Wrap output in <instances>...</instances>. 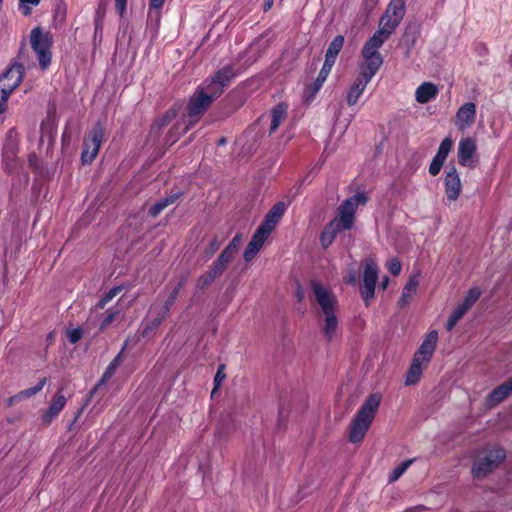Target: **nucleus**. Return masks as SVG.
Listing matches in <instances>:
<instances>
[{"label":"nucleus","instance_id":"59","mask_svg":"<svg viewBox=\"0 0 512 512\" xmlns=\"http://www.w3.org/2000/svg\"><path fill=\"white\" fill-rule=\"evenodd\" d=\"M223 370H224V365H220L218 367L217 373L214 378V382L216 385L221 383V381L225 378V374L223 373Z\"/></svg>","mask_w":512,"mask_h":512},{"label":"nucleus","instance_id":"23","mask_svg":"<svg viewBox=\"0 0 512 512\" xmlns=\"http://www.w3.org/2000/svg\"><path fill=\"white\" fill-rule=\"evenodd\" d=\"M418 285V273L411 275L403 288L402 295L398 302L401 307L409 303L412 296L416 293Z\"/></svg>","mask_w":512,"mask_h":512},{"label":"nucleus","instance_id":"11","mask_svg":"<svg viewBox=\"0 0 512 512\" xmlns=\"http://www.w3.org/2000/svg\"><path fill=\"white\" fill-rule=\"evenodd\" d=\"M438 341V333L435 330L430 331L425 339L423 340L422 344L420 345L417 352L414 354L413 359H417L418 361L422 363H429L431 360L433 353L436 348V344Z\"/></svg>","mask_w":512,"mask_h":512},{"label":"nucleus","instance_id":"14","mask_svg":"<svg viewBox=\"0 0 512 512\" xmlns=\"http://www.w3.org/2000/svg\"><path fill=\"white\" fill-rule=\"evenodd\" d=\"M461 181L455 167H451L445 177V193L449 201L458 199L461 192Z\"/></svg>","mask_w":512,"mask_h":512},{"label":"nucleus","instance_id":"29","mask_svg":"<svg viewBox=\"0 0 512 512\" xmlns=\"http://www.w3.org/2000/svg\"><path fill=\"white\" fill-rule=\"evenodd\" d=\"M176 116L177 111L175 109H169L161 118L154 121L151 126L150 134L157 136L160 131L166 127Z\"/></svg>","mask_w":512,"mask_h":512},{"label":"nucleus","instance_id":"8","mask_svg":"<svg viewBox=\"0 0 512 512\" xmlns=\"http://www.w3.org/2000/svg\"><path fill=\"white\" fill-rule=\"evenodd\" d=\"M311 289L315 302L319 305L323 314H328L336 310L337 300L331 291L315 280L311 282Z\"/></svg>","mask_w":512,"mask_h":512},{"label":"nucleus","instance_id":"52","mask_svg":"<svg viewBox=\"0 0 512 512\" xmlns=\"http://www.w3.org/2000/svg\"><path fill=\"white\" fill-rule=\"evenodd\" d=\"M387 268L393 275H398L401 272V263L397 258H392L387 263Z\"/></svg>","mask_w":512,"mask_h":512},{"label":"nucleus","instance_id":"25","mask_svg":"<svg viewBox=\"0 0 512 512\" xmlns=\"http://www.w3.org/2000/svg\"><path fill=\"white\" fill-rule=\"evenodd\" d=\"M223 87L218 84L212 77L210 81L204 82L198 89L201 94L206 95L212 102L221 96Z\"/></svg>","mask_w":512,"mask_h":512},{"label":"nucleus","instance_id":"1","mask_svg":"<svg viewBox=\"0 0 512 512\" xmlns=\"http://www.w3.org/2000/svg\"><path fill=\"white\" fill-rule=\"evenodd\" d=\"M380 402L381 396L379 394H371L365 400L351 422L349 431L350 442L357 443L362 441L375 417Z\"/></svg>","mask_w":512,"mask_h":512},{"label":"nucleus","instance_id":"48","mask_svg":"<svg viewBox=\"0 0 512 512\" xmlns=\"http://www.w3.org/2000/svg\"><path fill=\"white\" fill-rule=\"evenodd\" d=\"M411 464V461H405L403 462L402 464H400L399 466H397L391 473L390 475V482H394L396 481L397 479L400 478V476L407 470V468L409 467V465Z\"/></svg>","mask_w":512,"mask_h":512},{"label":"nucleus","instance_id":"64","mask_svg":"<svg viewBox=\"0 0 512 512\" xmlns=\"http://www.w3.org/2000/svg\"><path fill=\"white\" fill-rule=\"evenodd\" d=\"M28 160H29V164H30L31 166H36V164H37V160H38L37 155H36V154H34V153H33V154H30V155H29V159H28Z\"/></svg>","mask_w":512,"mask_h":512},{"label":"nucleus","instance_id":"62","mask_svg":"<svg viewBox=\"0 0 512 512\" xmlns=\"http://www.w3.org/2000/svg\"><path fill=\"white\" fill-rule=\"evenodd\" d=\"M345 282L348 284H354L356 282V275L354 271H349L348 275L345 277Z\"/></svg>","mask_w":512,"mask_h":512},{"label":"nucleus","instance_id":"42","mask_svg":"<svg viewBox=\"0 0 512 512\" xmlns=\"http://www.w3.org/2000/svg\"><path fill=\"white\" fill-rule=\"evenodd\" d=\"M481 296V290L478 287L471 288L463 300V304L471 309Z\"/></svg>","mask_w":512,"mask_h":512},{"label":"nucleus","instance_id":"37","mask_svg":"<svg viewBox=\"0 0 512 512\" xmlns=\"http://www.w3.org/2000/svg\"><path fill=\"white\" fill-rule=\"evenodd\" d=\"M99 148H94L90 142H83V150L81 153V161L84 165L91 164L97 157Z\"/></svg>","mask_w":512,"mask_h":512},{"label":"nucleus","instance_id":"33","mask_svg":"<svg viewBox=\"0 0 512 512\" xmlns=\"http://www.w3.org/2000/svg\"><path fill=\"white\" fill-rule=\"evenodd\" d=\"M222 274L215 269L213 266L210 267V269L202 274L198 279L196 283V287L204 290L208 288L218 277H220Z\"/></svg>","mask_w":512,"mask_h":512},{"label":"nucleus","instance_id":"39","mask_svg":"<svg viewBox=\"0 0 512 512\" xmlns=\"http://www.w3.org/2000/svg\"><path fill=\"white\" fill-rule=\"evenodd\" d=\"M332 67H333V65L324 62L323 66L319 72V75L313 84V93H316L321 88V86L327 79V76L329 75Z\"/></svg>","mask_w":512,"mask_h":512},{"label":"nucleus","instance_id":"45","mask_svg":"<svg viewBox=\"0 0 512 512\" xmlns=\"http://www.w3.org/2000/svg\"><path fill=\"white\" fill-rule=\"evenodd\" d=\"M186 283V277H182L178 284L174 287L170 295L168 296L167 300L165 301L164 305L168 307H172L180 293V290L183 288V286Z\"/></svg>","mask_w":512,"mask_h":512},{"label":"nucleus","instance_id":"22","mask_svg":"<svg viewBox=\"0 0 512 512\" xmlns=\"http://www.w3.org/2000/svg\"><path fill=\"white\" fill-rule=\"evenodd\" d=\"M344 230L337 222L333 220L329 222L323 229L320 235V242L324 248L329 247L334 241L336 235Z\"/></svg>","mask_w":512,"mask_h":512},{"label":"nucleus","instance_id":"49","mask_svg":"<svg viewBox=\"0 0 512 512\" xmlns=\"http://www.w3.org/2000/svg\"><path fill=\"white\" fill-rule=\"evenodd\" d=\"M41 0H19V8L22 11L23 15L28 16L31 13V8L28 4L38 5Z\"/></svg>","mask_w":512,"mask_h":512},{"label":"nucleus","instance_id":"16","mask_svg":"<svg viewBox=\"0 0 512 512\" xmlns=\"http://www.w3.org/2000/svg\"><path fill=\"white\" fill-rule=\"evenodd\" d=\"M512 393V378L496 387L487 396V404L494 407L506 399Z\"/></svg>","mask_w":512,"mask_h":512},{"label":"nucleus","instance_id":"19","mask_svg":"<svg viewBox=\"0 0 512 512\" xmlns=\"http://www.w3.org/2000/svg\"><path fill=\"white\" fill-rule=\"evenodd\" d=\"M266 239V236L259 234V232L256 230L243 253L244 260L249 262L254 259Z\"/></svg>","mask_w":512,"mask_h":512},{"label":"nucleus","instance_id":"36","mask_svg":"<svg viewBox=\"0 0 512 512\" xmlns=\"http://www.w3.org/2000/svg\"><path fill=\"white\" fill-rule=\"evenodd\" d=\"M235 253L229 251L228 249H224L217 260L212 264V266L217 269L221 274L226 270L228 264L234 258Z\"/></svg>","mask_w":512,"mask_h":512},{"label":"nucleus","instance_id":"5","mask_svg":"<svg viewBox=\"0 0 512 512\" xmlns=\"http://www.w3.org/2000/svg\"><path fill=\"white\" fill-rule=\"evenodd\" d=\"M31 47L38 57L39 65L46 69L51 62L50 39L40 27L32 29L30 34Z\"/></svg>","mask_w":512,"mask_h":512},{"label":"nucleus","instance_id":"50","mask_svg":"<svg viewBox=\"0 0 512 512\" xmlns=\"http://www.w3.org/2000/svg\"><path fill=\"white\" fill-rule=\"evenodd\" d=\"M444 162H445L444 160L434 156V158L430 164V167H429V173L432 176H436L437 174H439Z\"/></svg>","mask_w":512,"mask_h":512},{"label":"nucleus","instance_id":"31","mask_svg":"<svg viewBox=\"0 0 512 512\" xmlns=\"http://www.w3.org/2000/svg\"><path fill=\"white\" fill-rule=\"evenodd\" d=\"M103 139L104 128L100 122H97L85 137L84 142H90L94 145V148L98 147L100 149Z\"/></svg>","mask_w":512,"mask_h":512},{"label":"nucleus","instance_id":"53","mask_svg":"<svg viewBox=\"0 0 512 512\" xmlns=\"http://www.w3.org/2000/svg\"><path fill=\"white\" fill-rule=\"evenodd\" d=\"M241 242H242V235L241 234H236L234 236V238L231 240V242L228 244L226 249H228L229 251H231V252L236 254L238 249H239V247H240Z\"/></svg>","mask_w":512,"mask_h":512},{"label":"nucleus","instance_id":"2","mask_svg":"<svg viewBox=\"0 0 512 512\" xmlns=\"http://www.w3.org/2000/svg\"><path fill=\"white\" fill-rule=\"evenodd\" d=\"M368 201L364 193H357L347 198L338 208V215L334 222H337L344 230H350L355 220V212L359 205H365Z\"/></svg>","mask_w":512,"mask_h":512},{"label":"nucleus","instance_id":"54","mask_svg":"<svg viewBox=\"0 0 512 512\" xmlns=\"http://www.w3.org/2000/svg\"><path fill=\"white\" fill-rule=\"evenodd\" d=\"M377 48H372L371 46L365 45L362 49L363 58H371V57H382Z\"/></svg>","mask_w":512,"mask_h":512},{"label":"nucleus","instance_id":"43","mask_svg":"<svg viewBox=\"0 0 512 512\" xmlns=\"http://www.w3.org/2000/svg\"><path fill=\"white\" fill-rule=\"evenodd\" d=\"M452 146H453V141H452V139H451V138H449V137L445 138V139L441 142V144H440V146H439V148H438V151H437V154L435 155V157L440 158V159H442V160H444V161H445V160H446V158H447V156H448V154H449V152H450V151H451V149H452Z\"/></svg>","mask_w":512,"mask_h":512},{"label":"nucleus","instance_id":"46","mask_svg":"<svg viewBox=\"0 0 512 512\" xmlns=\"http://www.w3.org/2000/svg\"><path fill=\"white\" fill-rule=\"evenodd\" d=\"M417 39V29L414 26H409L405 29L403 35V41L408 46V48H412L415 45Z\"/></svg>","mask_w":512,"mask_h":512},{"label":"nucleus","instance_id":"57","mask_svg":"<svg viewBox=\"0 0 512 512\" xmlns=\"http://www.w3.org/2000/svg\"><path fill=\"white\" fill-rule=\"evenodd\" d=\"M170 307L166 306V305H162L161 307L158 308L157 310V316H159L160 318H162L163 320L166 319V317L169 315L170 313Z\"/></svg>","mask_w":512,"mask_h":512},{"label":"nucleus","instance_id":"51","mask_svg":"<svg viewBox=\"0 0 512 512\" xmlns=\"http://www.w3.org/2000/svg\"><path fill=\"white\" fill-rule=\"evenodd\" d=\"M222 242L219 241L216 237L213 238L210 243H209V246L205 249V254L207 257H211L215 254V252L220 248Z\"/></svg>","mask_w":512,"mask_h":512},{"label":"nucleus","instance_id":"28","mask_svg":"<svg viewBox=\"0 0 512 512\" xmlns=\"http://www.w3.org/2000/svg\"><path fill=\"white\" fill-rule=\"evenodd\" d=\"M343 44H344V37L341 35L336 36L331 41V43L329 44V47L326 51L325 63L334 65L336 57L338 56L339 52L341 51Z\"/></svg>","mask_w":512,"mask_h":512},{"label":"nucleus","instance_id":"9","mask_svg":"<svg viewBox=\"0 0 512 512\" xmlns=\"http://www.w3.org/2000/svg\"><path fill=\"white\" fill-rule=\"evenodd\" d=\"M286 211V204L284 202H277L265 215L263 222L257 228L259 234L269 237L270 233L276 227L282 216Z\"/></svg>","mask_w":512,"mask_h":512},{"label":"nucleus","instance_id":"61","mask_svg":"<svg viewBox=\"0 0 512 512\" xmlns=\"http://www.w3.org/2000/svg\"><path fill=\"white\" fill-rule=\"evenodd\" d=\"M20 401H22V399H21L19 393H17V394H15V395H13V396H11V397H9L7 399V406L8 407H12V406H14L16 403H18Z\"/></svg>","mask_w":512,"mask_h":512},{"label":"nucleus","instance_id":"40","mask_svg":"<svg viewBox=\"0 0 512 512\" xmlns=\"http://www.w3.org/2000/svg\"><path fill=\"white\" fill-rule=\"evenodd\" d=\"M108 6V0H100L96 10L95 16V30L96 32L102 28L103 19Z\"/></svg>","mask_w":512,"mask_h":512},{"label":"nucleus","instance_id":"12","mask_svg":"<svg viewBox=\"0 0 512 512\" xmlns=\"http://www.w3.org/2000/svg\"><path fill=\"white\" fill-rule=\"evenodd\" d=\"M476 153V142L472 138L461 139L458 146V161L462 166L474 168L475 161L473 157Z\"/></svg>","mask_w":512,"mask_h":512},{"label":"nucleus","instance_id":"34","mask_svg":"<svg viewBox=\"0 0 512 512\" xmlns=\"http://www.w3.org/2000/svg\"><path fill=\"white\" fill-rule=\"evenodd\" d=\"M325 316V324L322 328L324 336L330 341L337 329L338 320L335 315V311L329 312L328 314H324Z\"/></svg>","mask_w":512,"mask_h":512},{"label":"nucleus","instance_id":"56","mask_svg":"<svg viewBox=\"0 0 512 512\" xmlns=\"http://www.w3.org/2000/svg\"><path fill=\"white\" fill-rule=\"evenodd\" d=\"M82 337V330L80 328L68 331V339L70 343L76 344Z\"/></svg>","mask_w":512,"mask_h":512},{"label":"nucleus","instance_id":"21","mask_svg":"<svg viewBox=\"0 0 512 512\" xmlns=\"http://www.w3.org/2000/svg\"><path fill=\"white\" fill-rule=\"evenodd\" d=\"M364 60L359 76L370 81L383 64V57L364 58Z\"/></svg>","mask_w":512,"mask_h":512},{"label":"nucleus","instance_id":"10","mask_svg":"<svg viewBox=\"0 0 512 512\" xmlns=\"http://www.w3.org/2000/svg\"><path fill=\"white\" fill-rule=\"evenodd\" d=\"M211 104L212 101L206 95L204 96L196 90L193 96H191L187 107V114L190 119L189 125L196 123Z\"/></svg>","mask_w":512,"mask_h":512},{"label":"nucleus","instance_id":"32","mask_svg":"<svg viewBox=\"0 0 512 512\" xmlns=\"http://www.w3.org/2000/svg\"><path fill=\"white\" fill-rule=\"evenodd\" d=\"M392 35L387 29L379 26L378 30L366 41L365 45L379 49Z\"/></svg>","mask_w":512,"mask_h":512},{"label":"nucleus","instance_id":"24","mask_svg":"<svg viewBox=\"0 0 512 512\" xmlns=\"http://www.w3.org/2000/svg\"><path fill=\"white\" fill-rule=\"evenodd\" d=\"M127 346V342H125L122 350L116 355V357L110 362V364L108 365V367L106 368L105 372L103 373L97 387H95V389L91 392V393H94L95 390L100 387L101 385H103L104 383H106L115 373V371L117 370V368L119 367V365L122 363L123 361V353H124V350Z\"/></svg>","mask_w":512,"mask_h":512},{"label":"nucleus","instance_id":"13","mask_svg":"<svg viewBox=\"0 0 512 512\" xmlns=\"http://www.w3.org/2000/svg\"><path fill=\"white\" fill-rule=\"evenodd\" d=\"M476 119V105L472 102L462 105L456 113L455 125L459 130L470 127Z\"/></svg>","mask_w":512,"mask_h":512},{"label":"nucleus","instance_id":"38","mask_svg":"<svg viewBox=\"0 0 512 512\" xmlns=\"http://www.w3.org/2000/svg\"><path fill=\"white\" fill-rule=\"evenodd\" d=\"M468 310L470 309L466 307L463 303L458 305L450 315L447 321L446 329L448 331H451L457 324V322L468 312Z\"/></svg>","mask_w":512,"mask_h":512},{"label":"nucleus","instance_id":"27","mask_svg":"<svg viewBox=\"0 0 512 512\" xmlns=\"http://www.w3.org/2000/svg\"><path fill=\"white\" fill-rule=\"evenodd\" d=\"M12 64L17 65L23 71L26 68H31L34 66L33 57L31 55V51L26 46V44H22L19 50L17 57L14 59Z\"/></svg>","mask_w":512,"mask_h":512},{"label":"nucleus","instance_id":"44","mask_svg":"<svg viewBox=\"0 0 512 512\" xmlns=\"http://www.w3.org/2000/svg\"><path fill=\"white\" fill-rule=\"evenodd\" d=\"M46 381H47L46 378H42L39 380V382L36 386L19 392L21 399L24 400L26 398H30V397L34 396L35 394H37L38 392H40L43 389V387L45 386Z\"/></svg>","mask_w":512,"mask_h":512},{"label":"nucleus","instance_id":"18","mask_svg":"<svg viewBox=\"0 0 512 512\" xmlns=\"http://www.w3.org/2000/svg\"><path fill=\"white\" fill-rule=\"evenodd\" d=\"M438 94V88L431 82L422 83L415 92L416 101L421 104H426L434 99Z\"/></svg>","mask_w":512,"mask_h":512},{"label":"nucleus","instance_id":"47","mask_svg":"<svg viewBox=\"0 0 512 512\" xmlns=\"http://www.w3.org/2000/svg\"><path fill=\"white\" fill-rule=\"evenodd\" d=\"M119 313H120V310L116 309V308L107 310L106 316L100 324V330L103 331V330L107 329L113 323V321L117 318Z\"/></svg>","mask_w":512,"mask_h":512},{"label":"nucleus","instance_id":"55","mask_svg":"<svg viewBox=\"0 0 512 512\" xmlns=\"http://www.w3.org/2000/svg\"><path fill=\"white\" fill-rule=\"evenodd\" d=\"M164 320L162 318H160L159 316H155V318H153L148 324L147 326L144 328L143 330V336H147L148 335V331L154 329V328H157Z\"/></svg>","mask_w":512,"mask_h":512},{"label":"nucleus","instance_id":"20","mask_svg":"<svg viewBox=\"0 0 512 512\" xmlns=\"http://www.w3.org/2000/svg\"><path fill=\"white\" fill-rule=\"evenodd\" d=\"M369 82L370 81H368L367 79H365L361 76H358L356 78L355 82L350 87V89L347 93L346 100H347V104L349 106H353L357 103L359 97L362 95V93L364 92V90Z\"/></svg>","mask_w":512,"mask_h":512},{"label":"nucleus","instance_id":"63","mask_svg":"<svg viewBox=\"0 0 512 512\" xmlns=\"http://www.w3.org/2000/svg\"><path fill=\"white\" fill-rule=\"evenodd\" d=\"M165 0H150V7L153 9H159L163 6Z\"/></svg>","mask_w":512,"mask_h":512},{"label":"nucleus","instance_id":"4","mask_svg":"<svg viewBox=\"0 0 512 512\" xmlns=\"http://www.w3.org/2000/svg\"><path fill=\"white\" fill-rule=\"evenodd\" d=\"M24 71L11 64L0 78V114L7 110V101L11 93L20 85Z\"/></svg>","mask_w":512,"mask_h":512},{"label":"nucleus","instance_id":"58","mask_svg":"<svg viewBox=\"0 0 512 512\" xmlns=\"http://www.w3.org/2000/svg\"><path fill=\"white\" fill-rule=\"evenodd\" d=\"M127 0H115V8L120 15H123L126 9Z\"/></svg>","mask_w":512,"mask_h":512},{"label":"nucleus","instance_id":"17","mask_svg":"<svg viewBox=\"0 0 512 512\" xmlns=\"http://www.w3.org/2000/svg\"><path fill=\"white\" fill-rule=\"evenodd\" d=\"M182 196V192H171L169 195L165 196L164 198L159 199L156 201L148 211V214L156 218L164 209L168 208L171 205H174Z\"/></svg>","mask_w":512,"mask_h":512},{"label":"nucleus","instance_id":"30","mask_svg":"<svg viewBox=\"0 0 512 512\" xmlns=\"http://www.w3.org/2000/svg\"><path fill=\"white\" fill-rule=\"evenodd\" d=\"M272 121L270 125V133H273L277 130L279 125L287 116V105L280 103L276 105L271 112Z\"/></svg>","mask_w":512,"mask_h":512},{"label":"nucleus","instance_id":"7","mask_svg":"<svg viewBox=\"0 0 512 512\" xmlns=\"http://www.w3.org/2000/svg\"><path fill=\"white\" fill-rule=\"evenodd\" d=\"M378 280V266L372 259L365 261L361 296L366 306H369L375 297V287Z\"/></svg>","mask_w":512,"mask_h":512},{"label":"nucleus","instance_id":"3","mask_svg":"<svg viewBox=\"0 0 512 512\" xmlns=\"http://www.w3.org/2000/svg\"><path fill=\"white\" fill-rule=\"evenodd\" d=\"M506 458V453L502 448H493L485 451V453L474 461L472 473L475 478H483Z\"/></svg>","mask_w":512,"mask_h":512},{"label":"nucleus","instance_id":"41","mask_svg":"<svg viewBox=\"0 0 512 512\" xmlns=\"http://www.w3.org/2000/svg\"><path fill=\"white\" fill-rule=\"evenodd\" d=\"M123 290L122 286H116L110 289L96 304L97 309H103L114 297Z\"/></svg>","mask_w":512,"mask_h":512},{"label":"nucleus","instance_id":"15","mask_svg":"<svg viewBox=\"0 0 512 512\" xmlns=\"http://www.w3.org/2000/svg\"><path fill=\"white\" fill-rule=\"evenodd\" d=\"M66 404V398L61 393V390L54 396L49 408L45 411L42 416V422L44 425H49L52 420L60 413Z\"/></svg>","mask_w":512,"mask_h":512},{"label":"nucleus","instance_id":"26","mask_svg":"<svg viewBox=\"0 0 512 512\" xmlns=\"http://www.w3.org/2000/svg\"><path fill=\"white\" fill-rule=\"evenodd\" d=\"M236 76V70L232 65H226L219 69L212 78L220 84L223 89L230 84L232 79Z\"/></svg>","mask_w":512,"mask_h":512},{"label":"nucleus","instance_id":"6","mask_svg":"<svg viewBox=\"0 0 512 512\" xmlns=\"http://www.w3.org/2000/svg\"><path fill=\"white\" fill-rule=\"evenodd\" d=\"M405 12L404 0H391L379 20V26L393 34L404 18Z\"/></svg>","mask_w":512,"mask_h":512},{"label":"nucleus","instance_id":"60","mask_svg":"<svg viewBox=\"0 0 512 512\" xmlns=\"http://www.w3.org/2000/svg\"><path fill=\"white\" fill-rule=\"evenodd\" d=\"M176 130H177V127H174L173 129H171L169 131V134L167 136V142L169 144H173L177 141V138H178V134L176 133Z\"/></svg>","mask_w":512,"mask_h":512},{"label":"nucleus","instance_id":"35","mask_svg":"<svg viewBox=\"0 0 512 512\" xmlns=\"http://www.w3.org/2000/svg\"><path fill=\"white\" fill-rule=\"evenodd\" d=\"M422 362L413 359L410 369L407 372L405 384L413 385L417 383L422 375Z\"/></svg>","mask_w":512,"mask_h":512}]
</instances>
